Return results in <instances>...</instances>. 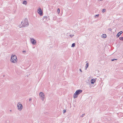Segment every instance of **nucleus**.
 Here are the masks:
<instances>
[{
    "instance_id": "1",
    "label": "nucleus",
    "mask_w": 123,
    "mask_h": 123,
    "mask_svg": "<svg viewBox=\"0 0 123 123\" xmlns=\"http://www.w3.org/2000/svg\"><path fill=\"white\" fill-rule=\"evenodd\" d=\"M29 25V23L28 21V19L26 18H25L23 20L21 24L19 25L20 28L27 27Z\"/></svg>"
},
{
    "instance_id": "2",
    "label": "nucleus",
    "mask_w": 123,
    "mask_h": 123,
    "mask_svg": "<svg viewBox=\"0 0 123 123\" xmlns=\"http://www.w3.org/2000/svg\"><path fill=\"white\" fill-rule=\"evenodd\" d=\"M82 92V90L80 89L78 90H77L75 93L74 94V98H75L77 97L78 95L81 93Z\"/></svg>"
},
{
    "instance_id": "3",
    "label": "nucleus",
    "mask_w": 123,
    "mask_h": 123,
    "mask_svg": "<svg viewBox=\"0 0 123 123\" xmlns=\"http://www.w3.org/2000/svg\"><path fill=\"white\" fill-rule=\"evenodd\" d=\"M16 59H17V57L15 55H12L11 59V61L12 62L15 63L16 62Z\"/></svg>"
},
{
    "instance_id": "4",
    "label": "nucleus",
    "mask_w": 123,
    "mask_h": 123,
    "mask_svg": "<svg viewBox=\"0 0 123 123\" xmlns=\"http://www.w3.org/2000/svg\"><path fill=\"white\" fill-rule=\"evenodd\" d=\"M39 95L41 97V99L43 101L44 98L45 96L44 93L42 92H41L39 93Z\"/></svg>"
},
{
    "instance_id": "5",
    "label": "nucleus",
    "mask_w": 123,
    "mask_h": 123,
    "mask_svg": "<svg viewBox=\"0 0 123 123\" xmlns=\"http://www.w3.org/2000/svg\"><path fill=\"white\" fill-rule=\"evenodd\" d=\"M37 12L38 13H39L40 16H42L43 15V13L41 10V8L39 7L38 8V9L37 10Z\"/></svg>"
},
{
    "instance_id": "6",
    "label": "nucleus",
    "mask_w": 123,
    "mask_h": 123,
    "mask_svg": "<svg viewBox=\"0 0 123 123\" xmlns=\"http://www.w3.org/2000/svg\"><path fill=\"white\" fill-rule=\"evenodd\" d=\"M20 103H18L17 104V106L18 107V109L21 110L22 109L23 106L21 104H20Z\"/></svg>"
},
{
    "instance_id": "7",
    "label": "nucleus",
    "mask_w": 123,
    "mask_h": 123,
    "mask_svg": "<svg viewBox=\"0 0 123 123\" xmlns=\"http://www.w3.org/2000/svg\"><path fill=\"white\" fill-rule=\"evenodd\" d=\"M30 39L31 43L33 45L37 43L35 39L32 38H31Z\"/></svg>"
},
{
    "instance_id": "8",
    "label": "nucleus",
    "mask_w": 123,
    "mask_h": 123,
    "mask_svg": "<svg viewBox=\"0 0 123 123\" xmlns=\"http://www.w3.org/2000/svg\"><path fill=\"white\" fill-rule=\"evenodd\" d=\"M123 31H120V32H118L117 35V37H119L121 35V34L123 33Z\"/></svg>"
},
{
    "instance_id": "9",
    "label": "nucleus",
    "mask_w": 123,
    "mask_h": 123,
    "mask_svg": "<svg viewBox=\"0 0 123 123\" xmlns=\"http://www.w3.org/2000/svg\"><path fill=\"white\" fill-rule=\"evenodd\" d=\"M101 37L103 38H105L107 36L106 34H103L101 36Z\"/></svg>"
},
{
    "instance_id": "10",
    "label": "nucleus",
    "mask_w": 123,
    "mask_h": 123,
    "mask_svg": "<svg viewBox=\"0 0 123 123\" xmlns=\"http://www.w3.org/2000/svg\"><path fill=\"white\" fill-rule=\"evenodd\" d=\"M89 63H87L86 65V66H85V70H86L87 68H88L89 66Z\"/></svg>"
},
{
    "instance_id": "11",
    "label": "nucleus",
    "mask_w": 123,
    "mask_h": 123,
    "mask_svg": "<svg viewBox=\"0 0 123 123\" xmlns=\"http://www.w3.org/2000/svg\"><path fill=\"white\" fill-rule=\"evenodd\" d=\"M95 81V80L94 79H92L91 80V82L92 84H94Z\"/></svg>"
},
{
    "instance_id": "12",
    "label": "nucleus",
    "mask_w": 123,
    "mask_h": 123,
    "mask_svg": "<svg viewBox=\"0 0 123 123\" xmlns=\"http://www.w3.org/2000/svg\"><path fill=\"white\" fill-rule=\"evenodd\" d=\"M47 17L46 16H44L43 17V20L44 19H45V20H47Z\"/></svg>"
},
{
    "instance_id": "13",
    "label": "nucleus",
    "mask_w": 123,
    "mask_h": 123,
    "mask_svg": "<svg viewBox=\"0 0 123 123\" xmlns=\"http://www.w3.org/2000/svg\"><path fill=\"white\" fill-rule=\"evenodd\" d=\"M23 4L25 5H26L27 4V2L26 1H24L23 2Z\"/></svg>"
},
{
    "instance_id": "14",
    "label": "nucleus",
    "mask_w": 123,
    "mask_h": 123,
    "mask_svg": "<svg viewBox=\"0 0 123 123\" xmlns=\"http://www.w3.org/2000/svg\"><path fill=\"white\" fill-rule=\"evenodd\" d=\"M75 44L74 43H73L71 47H75Z\"/></svg>"
},
{
    "instance_id": "15",
    "label": "nucleus",
    "mask_w": 123,
    "mask_h": 123,
    "mask_svg": "<svg viewBox=\"0 0 123 123\" xmlns=\"http://www.w3.org/2000/svg\"><path fill=\"white\" fill-rule=\"evenodd\" d=\"M60 9L59 8H58L57 10V12L58 14H59L60 13Z\"/></svg>"
},
{
    "instance_id": "16",
    "label": "nucleus",
    "mask_w": 123,
    "mask_h": 123,
    "mask_svg": "<svg viewBox=\"0 0 123 123\" xmlns=\"http://www.w3.org/2000/svg\"><path fill=\"white\" fill-rule=\"evenodd\" d=\"M119 39L120 40L123 41V37H119Z\"/></svg>"
},
{
    "instance_id": "17",
    "label": "nucleus",
    "mask_w": 123,
    "mask_h": 123,
    "mask_svg": "<svg viewBox=\"0 0 123 123\" xmlns=\"http://www.w3.org/2000/svg\"><path fill=\"white\" fill-rule=\"evenodd\" d=\"M68 35H69V36H70L71 37H72L74 35H72V34L70 35V34H68Z\"/></svg>"
},
{
    "instance_id": "18",
    "label": "nucleus",
    "mask_w": 123,
    "mask_h": 123,
    "mask_svg": "<svg viewBox=\"0 0 123 123\" xmlns=\"http://www.w3.org/2000/svg\"><path fill=\"white\" fill-rule=\"evenodd\" d=\"M102 12H104L105 11L106 9H102Z\"/></svg>"
},
{
    "instance_id": "19",
    "label": "nucleus",
    "mask_w": 123,
    "mask_h": 123,
    "mask_svg": "<svg viewBox=\"0 0 123 123\" xmlns=\"http://www.w3.org/2000/svg\"><path fill=\"white\" fill-rule=\"evenodd\" d=\"M117 60V59H112L111 60V61H114L115 60Z\"/></svg>"
},
{
    "instance_id": "20",
    "label": "nucleus",
    "mask_w": 123,
    "mask_h": 123,
    "mask_svg": "<svg viewBox=\"0 0 123 123\" xmlns=\"http://www.w3.org/2000/svg\"><path fill=\"white\" fill-rule=\"evenodd\" d=\"M85 114H82V116H81L80 117H83L84 115H85Z\"/></svg>"
},
{
    "instance_id": "21",
    "label": "nucleus",
    "mask_w": 123,
    "mask_h": 123,
    "mask_svg": "<svg viewBox=\"0 0 123 123\" xmlns=\"http://www.w3.org/2000/svg\"><path fill=\"white\" fill-rule=\"evenodd\" d=\"M63 113H64L66 112V110H64L63 111Z\"/></svg>"
},
{
    "instance_id": "22",
    "label": "nucleus",
    "mask_w": 123,
    "mask_h": 123,
    "mask_svg": "<svg viewBox=\"0 0 123 123\" xmlns=\"http://www.w3.org/2000/svg\"><path fill=\"white\" fill-rule=\"evenodd\" d=\"M99 14L96 15L95 16V17H96V16H97V17H98L99 16Z\"/></svg>"
},
{
    "instance_id": "23",
    "label": "nucleus",
    "mask_w": 123,
    "mask_h": 123,
    "mask_svg": "<svg viewBox=\"0 0 123 123\" xmlns=\"http://www.w3.org/2000/svg\"><path fill=\"white\" fill-rule=\"evenodd\" d=\"M108 30H109V31H111V30H112V29L111 28H109L108 29Z\"/></svg>"
},
{
    "instance_id": "24",
    "label": "nucleus",
    "mask_w": 123,
    "mask_h": 123,
    "mask_svg": "<svg viewBox=\"0 0 123 123\" xmlns=\"http://www.w3.org/2000/svg\"><path fill=\"white\" fill-rule=\"evenodd\" d=\"M26 52V51H25V50H24V51H23V53H25Z\"/></svg>"
},
{
    "instance_id": "25",
    "label": "nucleus",
    "mask_w": 123,
    "mask_h": 123,
    "mask_svg": "<svg viewBox=\"0 0 123 123\" xmlns=\"http://www.w3.org/2000/svg\"><path fill=\"white\" fill-rule=\"evenodd\" d=\"M80 71L81 72H82V70L81 69H80Z\"/></svg>"
},
{
    "instance_id": "26",
    "label": "nucleus",
    "mask_w": 123,
    "mask_h": 123,
    "mask_svg": "<svg viewBox=\"0 0 123 123\" xmlns=\"http://www.w3.org/2000/svg\"><path fill=\"white\" fill-rule=\"evenodd\" d=\"M32 99L31 98H30L29 99V101H31V100H32Z\"/></svg>"
},
{
    "instance_id": "27",
    "label": "nucleus",
    "mask_w": 123,
    "mask_h": 123,
    "mask_svg": "<svg viewBox=\"0 0 123 123\" xmlns=\"http://www.w3.org/2000/svg\"><path fill=\"white\" fill-rule=\"evenodd\" d=\"M10 111H12V110H10Z\"/></svg>"
}]
</instances>
